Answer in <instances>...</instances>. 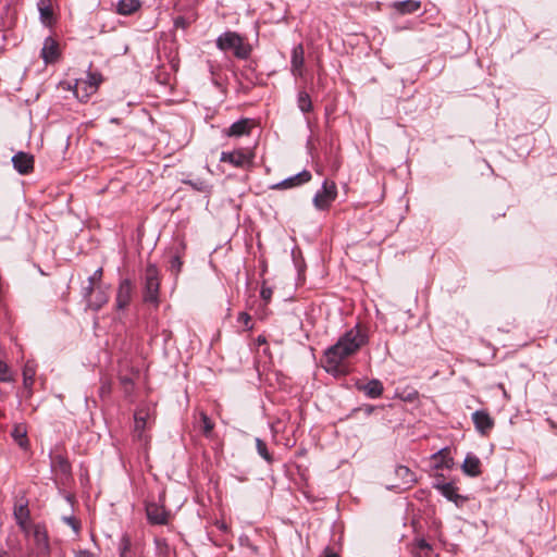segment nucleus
I'll use <instances>...</instances> for the list:
<instances>
[{"instance_id": "nucleus-4", "label": "nucleus", "mask_w": 557, "mask_h": 557, "mask_svg": "<svg viewBox=\"0 0 557 557\" xmlns=\"http://www.w3.org/2000/svg\"><path fill=\"white\" fill-rule=\"evenodd\" d=\"M146 517L150 524L166 525L170 521V511L164 507V494H161L159 502H147Z\"/></svg>"}, {"instance_id": "nucleus-18", "label": "nucleus", "mask_w": 557, "mask_h": 557, "mask_svg": "<svg viewBox=\"0 0 557 557\" xmlns=\"http://www.w3.org/2000/svg\"><path fill=\"white\" fill-rule=\"evenodd\" d=\"M148 418H149V413L145 409L136 410V412L134 414V420H135L134 436L140 442H147V438H146L144 432L147 426Z\"/></svg>"}, {"instance_id": "nucleus-5", "label": "nucleus", "mask_w": 557, "mask_h": 557, "mask_svg": "<svg viewBox=\"0 0 557 557\" xmlns=\"http://www.w3.org/2000/svg\"><path fill=\"white\" fill-rule=\"evenodd\" d=\"M337 188L334 182L324 181L321 190L313 197V205L318 210H326L336 199Z\"/></svg>"}, {"instance_id": "nucleus-33", "label": "nucleus", "mask_w": 557, "mask_h": 557, "mask_svg": "<svg viewBox=\"0 0 557 557\" xmlns=\"http://www.w3.org/2000/svg\"><path fill=\"white\" fill-rule=\"evenodd\" d=\"M200 420H201V429L202 433L206 437H210L214 428V423L211 421V419L205 413H200Z\"/></svg>"}, {"instance_id": "nucleus-45", "label": "nucleus", "mask_w": 557, "mask_h": 557, "mask_svg": "<svg viewBox=\"0 0 557 557\" xmlns=\"http://www.w3.org/2000/svg\"><path fill=\"white\" fill-rule=\"evenodd\" d=\"M323 557H341L337 553L333 552L330 547H326L323 552Z\"/></svg>"}, {"instance_id": "nucleus-28", "label": "nucleus", "mask_w": 557, "mask_h": 557, "mask_svg": "<svg viewBox=\"0 0 557 557\" xmlns=\"http://www.w3.org/2000/svg\"><path fill=\"white\" fill-rule=\"evenodd\" d=\"M30 533H33L38 549H46L48 547L46 531L40 525H32Z\"/></svg>"}, {"instance_id": "nucleus-1", "label": "nucleus", "mask_w": 557, "mask_h": 557, "mask_svg": "<svg viewBox=\"0 0 557 557\" xmlns=\"http://www.w3.org/2000/svg\"><path fill=\"white\" fill-rule=\"evenodd\" d=\"M368 342L367 333L359 326L345 332L338 341L324 352L325 369L327 372H336L343 361L355 355Z\"/></svg>"}, {"instance_id": "nucleus-27", "label": "nucleus", "mask_w": 557, "mask_h": 557, "mask_svg": "<svg viewBox=\"0 0 557 557\" xmlns=\"http://www.w3.org/2000/svg\"><path fill=\"white\" fill-rule=\"evenodd\" d=\"M37 5L41 22L46 25L50 24L53 15L51 9V0H38Z\"/></svg>"}, {"instance_id": "nucleus-13", "label": "nucleus", "mask_w": 557, "mask_h": 557, "mask_svg": "<svg viewBox=\"0 0 557 557\" xmlns=\"http://www.w3.org/2000/svg\"><path fill=\"white\" fill-rule=\"evenodd\" d=\"M311 173L307 170H304L296 175H293L288 178L283 180L282 182L272 186L274 189H288L296 186H300L305 183H308L311 180Z\"/></svg>"}, {"instance_id": "nucleus-10", "label": "nucleus", "mask_w": 557, "mask_h": 557, "mask_svg": "<svg viewBox=\"0 0 557 557\" xmlns=\"http://www.w3.org/2000/svg\"><path fill=\"white\" fill-rule=\"evenodd\" d=\"M109 287L98 284L95 292L87 298L86 307L92 311H99L109 300Z\"/></svg>"}, {"instance_id": "nucleus-40", "label": "nucleus", "mask_w": 557, "mask_h": 557, "mask_svg": "<svg viewBox=\"0 0 557 557\" xmlns=\"http://www.w3.org/2000/svg\"><path fill=\"white\" fill-rule=\"evenodd\" d=\"M237 321L242 323L246 329L250 330L252 325L250 324L251 317L246 312H240L238 314Z\"/></svg>"}, {"instance_id": "nucleus-11", "label": "nucleus", "mask_w": 557, "mask_h": 557, "mask_svg": "<svg viewBox=\"0 0 557 557\" xmlns=\"http://www.w3.org/2000/svg\"><path fill=\"white\" fill-rule=\"evenodd\" d=\"M395 475L399 480V483L391 486V488L405 491L417 482L416 474L406 466H397L395 468Z\"/></svg>"}, {"instance_id": "nucleus-3", "label": "nucleus", "mask_w": 557, "mask_h": 557, "mask_svg": "<svg viewBox=\"0 0 557 557\" xmlns=\"http://www.w3.org/2000/svg\"><path fill=\"white\" fill-rule=\"evenodd\" d=\"M144 301L158 305L159 302V271L154 264H148L144 276Z\"/></svg>"}, {"instance_id": "nucleus-26", "label": "nucleus", "mask_w": 557, "mask_h": 557, "mask_svg": "<svg viewBox=\"0 0 557 557\" xmlns=\"http://www.w3.org/2000/svg\"><path fill=\"white\" fill-rule=\"evenodd\" d=\"M51 467L53 471L64 476H69L71 473L70 462L61 455H58L52 459Z\"/></svg>"}, {"instance_id": "nucleus-47", "label": "nucleus", "mask_w": 557, "mask_h": 557, "mask_svg": "<svg viewBox=\"0 0 557 557\" xmlns=\"http://www.w3.org/2000/svg\"><path fill=\"white\" fill-rule=\"evenodd\" d=\"M413 557H429V555H424V553L422 552L414 550Z\"/></svg>"}, {"instance_id": "nucleus-35", "label": "nucleus", "mask_w": 557, "mask_h": 557, "mask_svg": "<svg viewBox=\"0 0 557 557\" xmlns=\"http://www.w3.org/2000/svg\"><path fill=\"white\" fill-rule=\"evenodd\" d=\"M13 374L9 368V366L0 359V382H12Z\"/></svg>"}, {"instance_id": "nucleus-14", "label": "nucleus", "mask_w": 557, "mask_h": 557, "mask_svg": "<svg viewBox=\"0 0 557 557\" xmlns=\"http://www.w3.org/2000/svg\"><path fill=\"white\" fill-rule=\"evenodd\" d=\"M252 127V121L249 119H240L234 122L230 127L223 129V134L227 137H242L249 135Z\"/></svg>"}, {"instance_id": "nucleus-19", "label": "nucleus", "mask_w": 557, "mask_h": 557, "mask_svg": "<svg viewBox=\"0 0 557 557\" xmlns=\"http://www.w3.org/2000/svg\"><path fill=\"white\" fill-rule=\"evenodd\" d=\"M434 487L438 490L445 498L455 503L456 505L463 503L466 499L458 494L457 487L453 483H437L434 485Z\"/></svg>"}, {"instance_id": "nucleus-44", "label": "nucleus", "mask_w": 557, "mask_h": 557, "mask_svg": "<svg viewBox=\"0 0 557 557\" xmlns=\"http://www.w3.org/2000/svg\"><path fill=\"white\" fill-rule=\"evenodd\" d=\"M76 557H97L94 553L87 549H81L76 553Z\"/></svg>"}, {"instance_id": "nucleus-43", "label": "nucleus", "mask_w": 557, "mask_h": 557, "mask_svg": "<svg viewBox=\"0 0 557 557\" xmlns=\"http://www.w3.org/2000/svg\"><path fill=\"white\" fill-rule=\"evenodd\" d=\"M272 293L271 287L262 286L260 295L263 300L269 301L272 297Z\"/></svg>"}, {"instance_id": "nucleus-16", "label": "nucleus", "mask_w": 557, "mask_h": 557, "mask_svg": "<svg viewBox=\"0 0 557 557\" xmlns=\"http://www.w3.org/2000/svg\"><path fill=\"white\" fill-rule=\"evenodd\" d=\"M305 64V50L301 44L292 50L290 71L294 76H302Z\"/></svg>"}, {"instance_id": "nucleus-41", "label": "nucleus", "mask_w": 557, "mask_h": 557, "mask_svg": "<svg viewBox=\"0 0 557 557\" xmlns=\"http://www.w3.org/2000/svg\"><path fill=\"white\" fill-rule=\"evenodd\" d=\"M96 284L94 283H89L87 284V286H84L83 289H82V296L85 300V302L87 301V298H89L91 296V294L95 292V288H96Z\"/></svg>"}, {"instance_id": "nucleus-34", "label": "nucleus", "mask_w": 557, "mask_h": 557, "mask_svg": "<svg viewBox=\"0 0 557 557\" xmlns=\"http://www.w3.org/2000/svg\"><path fill=\"white\" fill-rule=\"evenodd\" d=\"M185 183L190 185L197 191H201V193H210L211 191V186L203 180H200V178L189 180Z\"/></svg>"}, {"instance_id": "nucleus-9", "label": "nucleus", "mask_w": 557, "mask_h": 557, "mask_svg": "<svg viewBox=\"0 0 557 557\" xmlns=\"http://www.w3.org/2000/svg\"><path fill=\"white\" fill-rule=\"evenodd\" d=\"M220 161L230 163L235 168H245L252 162V154L246 149H237L231 152L223 151Z\"/></svg>"}, {"instance_id": "nucleus-48", "label": "nucleus", "mask_w": 557, "mask_h": 557, "mask_svg": "<svg viewBox=\"0 0 557 557\" xmlns=\"http://www.w3.org/2000/svg\"><path fill=\"white\" fill-rule=\"evenodd\" d=\"M219 529H220V530H223V531H226V530H227V527H226V524H225L224 522H221V523L219 524Z\"/></svg>"}, {"instance_id": "nucleus-46", "label": "nucleus", "mask_w": 557, "mask_h": 557, "mask_svg": "<svg viewBox=\"0 0 557 557\" xmlns=\"http://www.w3.org/2000/svg\"><path fill=\"white\" fill-rule=\"evenodd\" d=\"M154 543H156V546H157L158 548L166 547V546H168V545H166L165 540H164V539H161V537H157V539H154Z\"/></svg>"}, {"instance_id": "nucleus-17", "label": "nucleus", "mask_w": 557, "mask_h": 557, "mask_svg": "<svg viewBox=\"0 0 557 557\" xmlns=\"http://www.w3.org/2000/svg\"><path fill=\"white\" fill-rule=\"evenodd\" d=\"M59 44L52 37H47L40 53L45 63L55 62L59 58Z\"/></svg>"}, {"instance_id": "nucleus-25", "label": "nucleus", "mask_w": 557, "mask_h": 557, "mask_svg": "<svg viewBox=\"0 0 557 557\" xmlns=\"http://www.w3.org/2000/svg\"><path fill=\"white\" fill-rule=\"evenodd\" d=\"M11 435L20 447H22V448L27 447L28 440H27V429H26L25 424H23V423L15 424L11 432Z\"/></svg>"}, {"instance_id": "nucleus-29", "label": "nucleus", "mask_w": 557, "mask_h": 557, "mask_svg": "<svg viewBox=\"0 0 557 557\" xmlns=\"http://www.w3.org/2000/svg\"><path fill=\"white\" fill-rule=\"evenodd\" d=\"M394 8L403 14L413 13L419 10L420 2L414 0L399 1L394 3Z\"/></svg>"}, {"instance_id": "nucleus-2", "label": "nucleus", "mask_w": 557, "mask_h": 557, "mask_svg": "<svg viewBox=\"0 0 557 557\" xmlns=\"http://www.w3.org/2000/svg\"><path fill=\"white\" fill-rule=\"evenodd\" d=\"M215 44L221 51H232L240 60L248 59L251 53V46L245 42V38L236 32L227 30L221 34L216 38Z\"/></svg>"}, {"instance_id": "nucleus-42", "label": "nucleus", "mask_w": 557, "mask_h": 557, "mask_svg": "<svg viewBox=\"0 0 557 557\" xmlns=\"http://www.w3.org/2000/svg\"><path fill=\"white\" fill-rule=\"evenodd\" d=\"M189 26V22L184 16H177L174 20V27L186 29Z\"/></svg>"}, {"instance_id": "nucleus-36", "label": "nucleus", "mask_w": 557, "mask_h": 557, "mask_svg": "<svg viewBox=\"0 0 557 557\" xmlns=\"http://www.w3.org/2000/svg\"><path fill=\"white\" fill-rule=\"evenodd\" d=\"M63 522L66 523L75 533L78 535L81 532V521L74 516H67L62 518Z\"/></svg>"}, {"instance_id": "nucleus-12", "label": "nucleus", "mask_w": 557, "mask_h": 557, "mask_svg": "<svg viewBox=\"0 0 557 557\" xmlns=\"http://www.w3.org/2000/svg\"><path fill=\"white\" fill-rule=\"evenodd\" d=\"M14 169L22 175L28 174L34 169V157L29 153L20 151L12 157Z\"/></svg>"}, {"instance_id": "nucleus-23", "label": "nucleus", "mask_w": 557, "mask_h": 557, "mask_svg": "<svg viewBox=\"0 0 557 557\" xmlns=\"http://www.w3.org/2000/svg\"><path fill=\"white\" fill-rule=\"evenodd\" d=\"M360 391H362L369 398H379L383 393V384L373 379L369 381L367 384L358 386Z\"/></svg>"}, {"instance_id": "nucleus-39", "label": "nucleus", "mask_w": 557, "mask_h": 557, "mask_svg": "<svg viewBox=\"0 0 557 557\" xmlns=\"http://www.w3.org/2000/svg\"><path fill=\"white\" fill-rule=\"evenodd\" d=\"M102 274H103V270H102V268H98V269L92 273V275H90V276L88 277V282H89L90 284H91V283H94V284H96V285H98V284H102Z\"/></svg>"}, {"instance_id": "nucleus-38", "label": "nucleus", "mask_w": 557, "mask_h": 557, "mask_svg": "<svg viewBox=\"0 0 557 557\" xmlns=\"http://www.w3.org/2000/svg\"><path fill=\"white\" fill-rule=\"evenodd\" d=\"M416 550L424 553V555H430L432 547L431 545L423 539L417 541Z\"/></svg>"}, {"instance_id": "nucleus-7", "label": "nucleus", "mask_w": 557, "mask_h": 557, "mask_svg": "<svg viewBox=\"0 0 557 557\" xmlns=\"http://www.w3.org/2000/svg\"><path fill=\"white\" fill-rule=\"evenodd\" d=\"M135 292V285L129 278L121 280L115 297L116 310H124L132 301Z\"/></svg>"}, {"instance_id": "nucleus-49", "label": "nucleus", "mask_w": 557, "mask_h": 557, "mask_svg": "<svg viewBox=\"0 0 557 557\" xmlns=\"http://www.w3.org/2000/svg\"><path fill=\"white\" fill-rule=\"evenodd\" d=\"M257 341H258V344H264L265 343V338L263 336H259Z\"/></svg>"}, {"instance_id": "nucleus-22", "label": "nucleus", "mask_w": 557, "mask_h": 557, "mask_svg": "<svg viewBox=\"0 0 557 557\" xmlns=\"http://www.w3.org/2000/svg\"><path fill=\"white\" fill-rule=\"evenodd\" d=\"M141 7L139 0H119L116 3V12L120 15H132L137 12Z\"/></svg>"}, {"instance_id": "nucleus-32", "label": "nucleus", "mask_w": 557, "mask_h": 557, "mask_svg": "<svg viewBox=\"0 0 557 557\" xmlns=\"http://www.w3.org/2000/svg\"><path fill=\"white\" fill-rule=\"evenodd\" d=\"M256 448L260 457H262L267 462L271 463L273 458L268 450L267 444L261 438H256Z\"/></svg>"}, {"instance_id": "nucleus-8", "label": "nucleus", "mask_w": 557, "mask_h": 557, "mask_svg": "<svg viewBox=\"0 0 557 557\" xmlns=\"http://www.w3.org/2000/svg\"><path fill=\"white\" fill-rule=\"evenodd\" d=\"M100 81V77L96 74H88V81H77L74 88L75 96L81 101L87 100L91 94L96 92Z\"/></svg>"}, {"instance_id": "nucleus-51", "label": "nucleus", "mask_w": 557, "mask_h": 557, "mask_svg": "<svg viewBox=\"0 0 557 557\" xmlns=\"http://www.w3.org/2000/svg\"><path fill=\"white\" fill-rule=\"evenodd\" d=\"M28 557H37L35 554H29Z\"/></svg>"}, {"instance_id": "nucleus-20", "label": "nucleus", "mask_w": 557, "mask_h": 557, "mask_svg": "<svg viewBox=\"0 0 557 557\" xmlns=\"http://www.w3.org/2000/svg\"><path fill=\"white\" fill-rule=\"evenodd\" d=\"M432 461L435 469H450L454 466V460L450 457L448 448H443L432 455Z\"/></svg>"}, {"instance_id": "nucleus-50", "label": "nucleus", "mask_w": 557, "mask_h": 557, "mask_svg": "<svg viewBox=\"0 0 557 557\" xmlns=\"http://www.w3.org/2000/svg\"><path fill=\"white\" fill-rule=\"evenodd\" d=\"M0 557H10V555H9L8 552L1 550L0 552Z\"/></svg>"}, {"instance_id": "nucleus-31", "label": "nucleus", "mask_w": 557, "mask_h": 557, "mask_svg": "<svg viewBox=\"0 0 557 557\" xmlns=\"http://www.w3.org/2000/svg\"><path fill=\"white\" fill-rule=\"evenodd\" d=\"M36 371L33 366L25 364L23 369V385L25 388L30 389L34 384V377H35Z\"/></svg>"}, {"instance_id": "nucleus-21", "label": "nucleus", "mask_w": 557, "mask_h": 557, "mask_svg": "<svg viewBox=\"0 0 557 557\" xmlns=\"http://www.w3.org/2000/svg\"><path fill=\"white\" fill-rule=\"evenodd\" d=\"M461 468L462 471L469 476H478L481 474V461L473 454H468L466 456Z\"/></svg>"}, {"instance_id": "nucleus-30", "label": "nucleus", "mask_w": 557, "mask_h": 557, "mask_svg": "<svg viewBox=\"0 0 557 557\" xmlns=\"http://www.w3.org/2000/svg\"><path fill=\"white\" fill-rule=\"evenodd\" d=\"M297 106L302 113H308L312 110V101L309 94L300 90L297 95Z\"/></svg>"}, {"instance_id": "nucleus-6", "label": "nucleus", "mask_w": 557, "mask_h": 557, "mask_svg": "<svg viewBox=\"0 0 557 557\" xmlns=\"http://www.w3.org/2000/svg\"><path fill=\"white\" fill-rule=\"evenodd\" d=\"M13 515L15 518V521L22 532L28 536L32 531V523H30V513L28 509V502L24 498L20 499L14 505Z\"/></svg>"}, {"instance_id": "nucleus-37", "label": "nucleus", "mask_w": 557, "mask_h": 557, "mask_svg": "<svg viewBox=\"0 0 557 557\" xmlns=\"http://www.w3.org/2000/svg\"><path fill=\"white\" fill-rule=\"evenodd\" d=\"M183 262L178 256H173L170 261V271L177 275L182 270Z\"/></svg>"}, {"instance_id": "nucleus-15", "label": "nucleus", "mask_w": 557, "mask_h": 557, "mask_svg": "<svg viewBox=\"0 0 557 557\" xmlns=\"http://www.w3.org/2000/svg\"><path fill=\"white\" fill-rule=\"evenodd\" d=\"M475 429L483 435L487 434L494 426V420L484 410H476L472 413Z\"/></svg>"}, {"instance_id": "nucleus-24", "label": "nucleus", "mask_w": 557, "mask_h": 557, "mask_svg": "<svg viewBox=\"0 0 557 557\" xmlns=\"http://www.w3.org/2000/svg\"><path fill=\"white\" fill-rule=\"evenodd\" d=\"M119 557H136L133 552V544L131 536L124 533L117 543Z\"/></svg>"}]
</instances>
